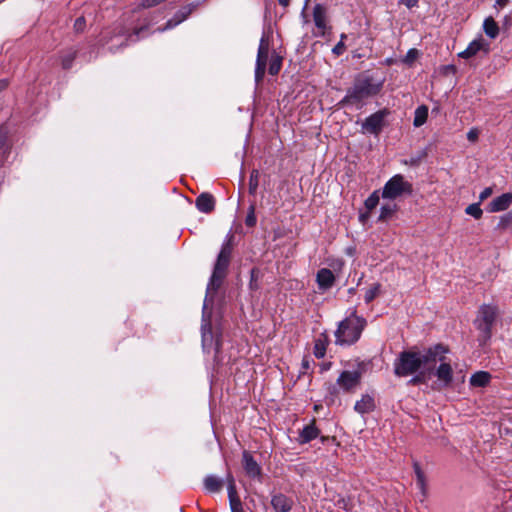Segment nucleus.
<instances>
[{"mask_svg":"<svg viewBox=\"0 0 512 512\" xmlns=\"http://www.w3.org/2000/svg\"><path fill=\"white\" fill-rule=\"evenodd\" d=\"M179 23H176V19H174V17L170 20L167 21L166 25L164 28L162 29H158L159 31H164L166 29H170V28H173L175 27L176 25H178Z\"/></svg>","mask_w":512,"mask_h":512,"instance_id":"nucleus-48","label":"nucleus"},{"mask_svg":"<svg viewBox=\"0 0 512 512\" xmlns=\"http://www.w3.org/2000/svg\"><path fill=\"white\" fill-rule=\"evenodd\" d=\"M319 435V429L315 425V419L309 425H306L300 433V442L308 443Z\"/></svg>","mask_w":512,"mask_h":512,"instance_id":"nucleus-20","label":"nucleus"},{"mask_svg":"<svg viewBox=\"0 0 512 512\" xmlns=\"http://www.w3.org/2000/svg\"><path fill=\"white\" fill-rule=\"evenodd\" d=\"M397 211V205L395 203L384 204L381 207L378 221L385 222L389 220L394 213Z\"/></svg>","mask_w":512,"mask_h":512,"instance_id":"nucleus-25","label":"nucleus"},{"mask_svg":"<svg viewBox=\"0 0 512 512\" xmlns=\"http://www.w3.org/2000/svg\"><path fill=\"white\" fill-rule=\"evenodd\" d=\"M346 38V35L345 34H342L341 35V40L334 46V48L332 49V52L337 55V56H340L344 53L346 47H345V44H344V39Z\"/></svg>","mask_w":512,"mask_h":512,"instance_id":"nucleus-39","label":"nucleus"},{"mask_svg":"<svg viewBox=\"0 0 512 512\" xmlns=\"http://www.w3.org/2000/svg\"><path fill=\"white\" fill-rule=\"evenodd\" d=\"M302 366H303L304 369H308L309 368V361L307 359H303Z\"/></svg>","mask_w":512,"mask_h":512,"instance_id":"nucleus-53","label":"nucleus"},{"mask_svg":"<svg viewBox=\"0 0 512 512\" xmlns=\"http://www.w3.org/2000/svg\"><path fill=\"white\" fill-rule=\"evenodd\" d=\"M313 20L316 28L319 30L318 35L324 37L327 31L331 30L328 25L327 8L322 4H316L313 8Z\"/></svg>","mask_w":512,"mask_h":512,"instance_id":"nucleus-12","label":"nucleus"},{"mask_svg":"<svg viewBox=\"0 0 512 512\" xmlns=\"http://www.w3.org/2000/svg\"><path fill=\"white\" fill-rule=\"evenodd\" d=\"M281 67H282V57L276 53H273L271 56L269 69H268L269 74L272 76L277 75L280 72Z\"/></svg>","mask_w":512,"mask_h":512,"instance_id":"nucleus-30","label":"nucleus"},{"mask_svg":"<svg viewBox=\"0 0 512 512\" xmlns=\"http://www.w3.org/2000/svg\"><path fill=\"white\" fill-rule=\"evenodd\" d=\"M228 496L230 502V508L232 512H245L242 506V502L237 495L234 479L231 475L228 476Z\"/></svg>","mask_w":512,"mask_h":512,"instance_id":"nucleus-18","label":"nucleus"},{"mask_svg":"<svg viewBox=\"0 0 512 512\" xmlns=\"http://www.w3.org/2000/svg\"><path fill=\"white\" fill-rule=\"evenodd\" d=\"M402 3L408 8H413L417 6L418 0H402Z\"/></svg>","mask_w":512,"mask_h":512,"instance_id":"nucleus-49","label":"nucleus"},{"mask_svg":"<svg viewBox=\"0 0 512 512\" xmlns=\"http://www.w3.org/2000/svg\"><path fill=\"white\" fill-rule=\"evenodd\" d=\"M412 185L405 181L404 177L400 174L393 176L387 181L382 190V197L385 199H396L403 194H411Z\"/></svg>","mask_w":512,"mask_h":512,"instance_id":"nucleus-7","label":"nucleus"},{"mask_svg":"<svg viewBox=\"0 0 512 512\" xmlns=\"http://www.w3.org/2000/svg\"><path fill=\"white\" fill-rule=\"evenodd\" d=\"M442 352L440 345H433L422 351L416 349L404 350L394 361V374L397 377H407L424 369L429 373L434 370L436 357Z\"/></svg>","mask_w":512,"mask_h":512,"instance_id":"nucleus-1","label":"nucleus"},{"mask_svg":"<svg viewBox=\"0 0 512 512\" xmlns=\"http://www.w3.org/2000/svg\"><path fill=\"white\" fill-rule=\"evenodd\" d=\"M497 315L496 308L491 305H483L478 311L474 324L479 331V342L485 344L492 335V326Z\"/></svg>","mask_w":512,"mask_h":512,"instance_id":"nucleus-5","label":"nucleus"},{"mask_svg":"<svg viewBox=\"0 0 512 512\" xmlns=\"http://www.w3.org/2000/svg\"><path fill=\"white\" fill-rule=\"evenodd\" d=\"M8 87V81L7 80H0V92L5 90Z\"/></svg>","mask_w":512,"mask_h":512,"instance_id":"nucleus-50","label":"nucleus"},{"mask_svg":"<svg viewBox=\"0 0 512 512\" xmlns=\"http://www.w3.org/2000/svg\"><path fill=\"white\" fill-rule=\"evenodd\" d=\"M509 0H496V4L499 5L500 7H504L507 3H508Z\"/></svg>","mask_w":512,"mask_h":512,"instance_id":"nucleus-51","label":"nucleus"},{"mask_svg":"<svg viewBox=\"0 0 512 512\" xmlns=\"http://www.w3.org/2000/svg\"><path fill=\"white\" fill-rule=\"evenodd\" d=\"M245 224L248 227H253L256 224V216H255V213H254V206L253 205H251L250 208H249V213L246 216Z\"/></svg>","mask_w":512,"mask_h":512,"instance_id":"nucleus-40","label":"nucleus"},{"mask_svg":"<svg viewBox=\"0 0 512 512\" xmlns=\"http://www.w3.org/2000/svg\"><path fill=\"white\" fill-rule=\"evenodd\" d=\"M197 4L191 3L187 6L182 7L180 10H178L175 15L174 19H176V23H181L184 20L188 18V16L197 8Z\"/></svg>","mask_w":512,"mask_h":512,"instance_id":"nucleus-26","label":"nucleus"},{"mask_svg":"<svg viewBox=\"0 0 512 512\" xmlns=\"http://www.w3.org/2000/svg\"><path fill=\"white\" fill-rule=\"evenodd\" d=\"M375 409V401L369 394L362 395L361 399L355 403L354 410L360 414H365Z\"/></svg>","mask_w":512,"mask_h":512,"instance_id":"nucleus-19","label":"nucleus"},{"mask_svg":"<svg viewBox=\"0 0 512 512\" xmlns=\"http://www.w3.org/2000/svg\"><path fill=\"white\" fill-rule=\"evenodd\" d=\"M491 380V374L486 371H478L470 378V385L473 387H486Z\"/></svg>","mask_w":512,"mask_h":512,"instance_id":"nucleus-21","label":"nucleus"},{"mask_svg":"<svg viewBox=\"0 0 512 512\" xmlns=\"http://www.w3.org/2000/svg\"><path fill=\"white\" fill-rule=\"evenodd\" d=\"M366 217H367V215L362 214V215L360 216L361 221H364V219H365Z\"/></svg>","mask_w":512,"mask_h":512,"instance_id":"nucleus-54","label":"nucleus"},{"mask_svg":"<svg viewBox=\"0 0 512 512\" xmlns=\"http://www.w3.org/2000/svg\"><path fill=\"white\" fill-rule=\"evenodd\" d=\"M271 505L276 512H290L293 500L282 493L272 496Z\"/></svg>","mask_w":512,"mask_h":512,"instance_id":"nucleus-17","label":"nucleus"},{"mask_svg":"<svg viewBox=\"0 0 512 512\" xmlns=\"http://www.w3.org/2000/svg\"><path fill=\"white\" fill-rule=\"evenodd\" d=\"M512 204V193H504L493 199L487 206L491 213L500 212L508 209Z\"/></svg>","mask_w":512,"mask_h":512,"instance_id":"nucleus-13","label":"nucleus"},{"mask_svg":"<svg viewBox=\"0 0 512 512\" xmlns=\"http://www.w3.org/2000/svg\"><path fill=\"white\" fill-rule=\"evenodd\" d=\"M233 240L234 235L229 234L225 242L222 244L207 287L208 291L212 290L216 292L221 287L223 280L227 276L228 267L230 265L233 253Z\"/></svg>","mask_w":512,"mask_h":512,"instance_id":"nucleus-2","label":"nucleus"},{"mask_svg":"<svg viewBox=\"0 0 512 512\" xmlns=\"http://www.w3.org/2000/svg\"><path fill=\"white\" fill-rule=\"evenodd\" d=\"M511 225H512V212H509L500 218V221L498 223V228L506 229L507 227H509Z\"/></svg>","mask_w":512,"mask_h":512,"instance_id":"nucleus-38","label":"nucleus"},{"mask_svg":"<svg viewBox=\"0 0 512 512\" xmlns=\"http://www.w3.org/2000/svg\"><path fill=\"white\" fill-rule=\"evenodd\" d=\"M243 468L249 477L255 478L261 476V467L255 461L248 451L243 452Z\"/></svg>","mask_w":512,"mask_h":512,"instance_id":"nucleus-16","label":"nucleus"},{"mask_svg":"<svg viewBox=\"0 0 512 512\" xmlns=\"http://www.w3.org/2000/svg\"><path fill=\"white\" fill-rule=\"evenodd\" d=\"M215 198L212 194L201 193L195 200V205L200 212L209 214L215 209Z\"/></svg>","mask_w":512,"mask_h":512,"instance_id":"nucleus-15","label":"nucleus"},{"mask_svg":"<svg viewBox=\"0 0 512 512\" xmlns=\"http://www.w3.org/2000/svg\"><path fill=\"white\" fill-rule=\"evenodd\" d=\"M389 114L387 109H382L365 119L362 124L363 130L370 134L378 135L384 127L385 118Z\"/></svg>","mask_w":512,"mask_h":512,"instance_id":"nucleus-9","label":"nucleus"},{"mask_svg":"<svg viewBox=\"0 0 512 512\" xmlns=\"http://www.w3.org/2000/svg\"><path fill=\"white\" fill-rule=\"evenodd\" d=\"M493 193L492 187L485 188L479 195V202L480 204L485 201L487 198H489Z\"/></svg>","mask_w":512,"mask_h":512,"instance_id":"nucleus-44","label":"nucleus"},{"mask_svg":"<svg viewBox=\"0 0 512 512\" xmlns=\"http://www.w3.org/2000/svg\"><path fill=\"white\" fill-rule=\"evenodd\" d=\"M413 468L416 474V484L418 488L421 490L423 496L425 497L427 488L424 472L422 471L420 465L417 462L413 464Z\"/></svg>","mask_w":512,"mask_h":512,"instance_id":"nucleus-24","label":"nucleus"},{"mask_svg":"<svg viewBox=\"0 0 512 512\" xmlns=\"http://www.w3.org/2000/svg\"><path fill=\"white\" fill-rule=\"evenodd\" d=\"M362 378L361 371H348L341 372L337 379V384L340 388L347 393L354 392L355 389L360 385Z\"/></svg>","mask_w":512,"mask_h":512,"instance_id":"nucleus-10","label":"nucleus"},{"mask_svg":"<svg viewBox=\"0 0 512 512\" xmlns=\"http://www.w3.org/2000/svg\"><path fill=\"white\" fill-rule=\"evenodd\" d=\"M224 482L220 478L209 475L204 479V487L207 491L216 493L223 488Z\"/></svg>","mask_w":512,"mask_h":512,"instance_id":"nucleus-23","label":"nucleus"},{"mask_svg":"<svg viewBox=\"0 0 512 512\" xmlns=\"http://www.w3.org/2000/svg\"><path fill=\"white\" fill-rule=\"evenodd\" d=\"M261 272L257 267H253L250 271L249 289L251 291H257L260 288L259 280Z\"/></svg>","mask_w":512,"mask_h":512,"instance_id":"nucleus-31","label":"nucleus"},{"mask_svg":"<svg viewBox=\"0 0 512 512\" xmlns=\"http://www.w3.org/2000/svg\"><path fill=\"white\" fill-rule=\"evenodd\" d=\"M76 57L77 50L69 49L68 51H66L61 57L62 68L65 70L70 69Z\"/></svg>","mask_w":512,"mask_h":512,"instance_id":"nucleus-29","label":"nucleus"},{"mask_svg":"<svg viewBox=\"0 0 512 512\" xmlns=\"http://www.w3.org/2000/svg\"><path fill=\"white\" fill-rule=\"evenodd\" d=\"M322 338H318L315 341L314 345V355L317 359H321L326 354V348H327V337L325 335H322Z\"/></svg>","mask_w":512,"mask_h":512,"instance_id":"nucleus-28","label":"nucleus"},{"mask_svg":"<svg viewBox=\"0 0 512 512\" xmlns=\"http://www.w3.org/2000/svg\"><path fill=\"white\" fill-rule=\"evenodd\" d=\"M379 290L380 284L378 283L374 284L370 289H368L364 296L366 303L372 302L379 294Z\"/></svg>","mask_w":512,"mask_h":512,"instance_id":"nucleus-36","label":"nucleus"},{"mask_svg":"<svg viewBox=\"0 0 512 512\" xmlns=\"http://www.w3.org/2000/svg\"><path fill=\"white\" fill-rule=\"evenodd\" d=\"M337 506L345 511H349L350 508L348 506V502L344 499V498H341L337 501Z\"/></svg>","mask_w":512,"mask_h":512,"instance_id":"nucleus-47","label":"nucleus"},{"mask_svg":"<svg viewBox=\"0 0 512 512\" xmlns=\"http://www.w3.org/2000/svg\"><path fill=\"white\" fill-rule=\"evenodd\" d=\"M269 56V41L267 38L262 37L259 43L256 68H255V81L260 83L265 75L267 60Z\"/></svg>","mask_w":512,"mask_h":512,"instance_id":"nucleus-8","label":"nucleus"},{"mask_svg":"<svg viewBox=\"0 0 512 512\" xmlns=\"http://www.w3.org/2000/svg\"><path fill=\"white\" fill-rule=\"evenodd\" d=\"M419 56V51L415 48L408 50L406 56L403 59L405 64L411 65Z\"/></svg>","mask_w":512,"mask_h":512,"instance_id":"nucleus-37","label":"nucleus"},{"mask_svg":"<svg viewBox=\"0 0 512 512\" xmlns=\"http://www.w3.org/2000/svg\"><path fill=\"white\" fill-rule=\"evenodd\" d=\"M380 89L381 84H375L371 77L361 75L355 79L353 86L347 91L341 103H359L364 99L376 95Z\"/></svg>","mask_w":512,"mask_h":512,"instance_id":"nucleus-4","label":"nucleus"},{"mask_svg":"<svg viewBox=\"0 0 512 512\" xmlns=\"http://www.w3.org/2000/svg\"><path fill=\"white\" fill-rule=\"evenodd\" d=\"M149 27V24L147 25H143L141 27H138V28H135L133 30V33L131 35H129L128 39L122 44V46H127L128 45V40L132 38L133 35L135 36H139L141 32H143L144 30L148 29Z\"/></svg>","mask_w":512,"mask_h":512,"instance_id":"nucleus-43","label":"nucleus"},{"mask_svg":"<svg viewBox=\"0 0 512 512\" xmlns=\"http://www.w3.org/2000/svg\"><path fill=\"white\" fill-rule=\"evenodd\" d=\"M414 375L415 376L409 380V382H408L409 385L416 386L419 384L426 383L427 378L431 376V373H429L427 370L422 369Z\"/></svg>","mask_w":512,"mask_h":512,"instance_id":"nucleus-32","label":"nucleus"},{"mask_svg":"<svg viewBox=\"0 0 512 512\" xmlns=\"http://www.w3.org/2000/svg\"><path fill=\"white\" fill-rule=\"evenodd\" d=\"M427 117H428V108L425 105L419 106L415 110L413 125L415 127L422 126L427 121Z\"/></svg>","mask_w":512,"mask_h":512,"instance_id":"nucleus-27","label":"nucleus"},{"mask_svg":"<svg viewBox=\"0 0 512 512\" xmlns=\"http://www.w3.org/2000/svg\"><path fill=\"white\" fill-rule=\"evenodd\" d=\"M316 282L320 290L326 291L335 283L334 273L328 268H322L317 272Z\"/></svg>","mask_w":512,"mask_h":512,"instance_id":"nucleus-14","label":"nucleus"},{"mask_svg":"<svg viewBox=\"0 0 512 512\" xmlns=\"http://www.w3.org/2000/svg\"><path fill=\"white\" fill-rule=\"evenodd\" d=\"M478 137H479V131L476 128L470 129L467 133V139L470 142H476L478 140Z\"/></svg>","mask_w":512,"mask_h":512,"instance_id":"nucleus-45","label":"nucleus"},{"mask_svg":"<svg viewBox=\"0 0 512 512\" xmlns=\"http://www.w3.org/2000/svg\"><path fill=\"white\" fill-rule=\"evenodd\" d=\"M7 139V130L4 126H0V149L5 145Z\"/></svg>","mask_w":512,"mask_h":512,"instance_id":"nucleus-46","label":"nucleus"},{"mask_svg":"<svg viewBox=\"0 0 512 512\" xmlns=\"http://www.w3.org/2000/svg\"><path fill=\"white\" fill-rule=\"evenodd\" d=\"M379 203V195L377 191H374L366 200L365 207L368 212L372 211Z\"/></svg>","mask_w":512,"mask_h":512,"instance_id":"nucleus-35","label":"nucleus"},{"mask_svg":"<svg viewBox=\"0 0 512 512\" xmlns=\"http://www.w3.org/2000/svg\"><path fill=\"white\" fill-rule=\"evenodd\" d=\"M279 4L283 7L289 6L290 0H278Z\"/></svg>","mask_w":512,"mask_h":512,"instance_id":"nucleus-52","label":"nucleus"},{"mask_svg":"<svg viewBox=\"0 0 512 512\" xmlns=\"http://www.w3.org/2000/svg\"><path fill=\"white\" fill-rule=\"evenodd\" d=\"M259 184V172L258 170H253L249 177V193L255 194Z\"/></svg>","mask_w":512,"mask_h":512,"instance_id":"nucleus-34","label":"nucleus"},{"mask_svg":"<svg viewBox=\"0 0 512 512\" xmlns=\"http://www.w3.org/2000/svg\"><path fill=\"white\" fill-rule=\"evenodd\" d=\"M442 348V352L436 357L440 358L437 360V363H440L438 367H434V370L431 371V375L437 377L442 387H449L453 382V368L449 361H447V353H449V348L441 343H439Z\"/></svg>","mask_w":512,"mask_h":512,"instance_id":"nucleus-6","label":"nucleus"},{"mask_svg":"<svg viewBox=\"0 0 512 512\" xmlns=\"http://www.w3.org/2000/svg\"><path fill=\"white\" fill-rule=\"evenodd\" d=\"M367 321L356 314V311L342 320L335 331L336 344L352 345L356 343L365 329Z\"/></svg>","mask_w":512,"mask_h":512,"instance_id":"nucleus-3","label":"nucleus"},{"mask_svg":"<svg viewBox=\"0 0 512 512\" xmlns=\"http://www.w3.org/2000/svg\"><path fill=\"white\" fill-rule=\"evenodd\" d=\"M166 0H142L139 4L140 8L147 9L151 7H155L165 2Z\"/></svg>","mask_w":512,"mask_h":512,"instance_id":"nucleus-41","label":"nucleus"},{"mask_svg":"<svg viewBox=\"0 0 512 512\" xmlns=\"http://www.w3.org/2000/svg\"><path fill=\"white\" fill-rule=\"evenodd\" d=\"M86 27V19L81 16L78 17L74 22V30L77 33H82Z\"/></svg>","mask_w":512,"mask_h":512,"instance_id":"nucleus-42","label":"nucleus"},{"mask_svg":"<svg viewBox=\"0 0 512 512\" xmlns=\"http://www.w3.org/2000/svg\"><path fill=\"white\" fill-rule=\"evenodd\" d=\"M480 205V202L468 205L465 209V213L467 215L474 217L477 220L480 219L483 215V211L480 208Z\"/></svg>","mask_w":512,"mask_h":512,"instance_id":"nucleus-33","label":"nucleus"},{"mask_svg":"<svg viewBox=\"0 0 512 512\" xmlns=\"http://www.w3.org/2000/svg\"><path fill=\"white\" fill-rule=\"evenodd\" d=\"M483 30L491 39H495L499 35V26L492 16L485 18L483 22Z\"/></svg>","mask_w":512,"mask_h":512,"instance_id":"nucleus-22","label":"nucleus"},{"mask_svg":"<svg viewBox=\"0 0 512 512\" xmlns=\"http://www.w3.org/2000/svg\"><path fill=\"white\" fill-rule=\"evenodd\" d=\"M491 51L490 43L487 42L482 36L474 39L467 48L458 54L463 59H469L476 56L478 53L488 55Z\"/></svg>","mask_w":512,"mask_h":512,"instance_id":"nucleus-11","label":"nucleus"}]
</instances>
